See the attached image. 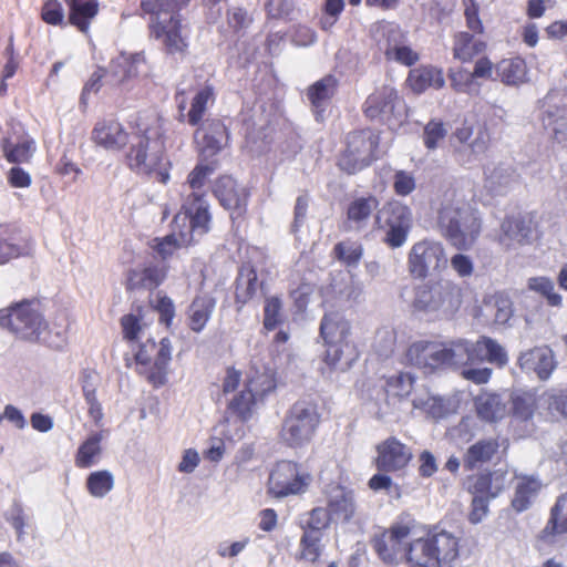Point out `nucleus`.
I'll return each instance as SVG.
<instances>
[{"label": "nucleus", "mask_w": 567, "mask_h": 567, "mask_svg": "<svg viewBox=\"0 0 567 567\" xmlns=\"http://www.w3.org/2000/svg\"><path fill=\"white\" fill-rule=\"evenodd\" d=\"M433 553L431 533L426 536L416 534L404 549V560L412 567H436Z\"/></svg>", "instance_id": "23"}, {"label": "nucleus", "mask_w": 567, "mask_h": 567, "mask_svg": "<svg viewBox=\"0 0 567 567\" xmlns=\"http://www.w3.org/2000/svg\"><path fill=\"white\" fill-rule=\"evenodd\" d=\"M436 567H452L458 556V539L450 532L431 533Z\"/></svg>", "instance_id": "28"}, {"label": "nucleus", "mask_w": 567, "mask_h": 567, "mask_svg": "<svg viewBox=\"0 0 567 567\" xmlns=\"http://www.w3.org/2000/svg\"><path fill=\"white\" fill-rule=\"evenodd\" d=\"M447 134V128L443 122L432 120L430 121L423 132V140L426 148L435 150L444 141Z\"/></svg>", "instance_id": "59"}, {"label": "nucleus", "mask_w": 567, "mask_h": 567, "mask_svg": "<svg viewBox=\"0 0 567 567\" xmlns=\"http://www.w3.org/2000/svg\"><path fill=\"white\" fill-rule=\"evenodd\" d=\"M311 482V475L291 461H280L272 468L268 480V491L275 497H286L303 493Z\"/></svg>", "instance_id": "12"}, {"label": "nucleus", "mask_w": 567, "mask_h": 567, "mask_svg": "<svg viewBox=\"0 0 567 567\" xmlns=\"http://www.w3.org/2000/svg\"><path fill=\"white\" fill-rule=\"evenodd\" d=\"M102 432L91 433L86 440L79 446L75 454V465L80 468H89L100 461L102 455L101 442Z\"/></svg>", "instance_id": "42"}, {"label": "nucleus", "mask_w": 567, "mask_h": 567, "mask_svg": "<svg viewBox=\"0 0 567 567\" xmlns=\"http://www.w3.org/2000/svg\"><path fill=\"white\" fill-rule=\"evenodd\" d=\"M408 83L415 93H422L429 87L441 89L445 80L441 70L422 66L410 71Z\"/></svg>", "instance_id": "39"}, {"label": "nucleus", "mask_w": 567, "mask_h": 567, "mask_svg": "<svg viewBox=\"0 0 567 567\" xmlns=\"http://www.w3.org/2000/svg\"><path fill=\"white\" fill-rule=\"evenodd\" d=\"M319 421L316 404L310 401H298L284 419L280 437L291 447L303 446L311 441Z\"/></svg>", "instance_id": "7"}, {"label": "nucleus", "mask_w": 567, "mask_h": 567, "mask_svg": "<svg viewBox=\"0 0 567 567\" xmlns=\"http://www.w3.org/2000/svg\"><path fill=\"white\" fill-rule=\"evenodd\" d=\"M514 414L523 420H528L534 413L535 400L530 393L515 392L511 396Z\"/></svg>", "instance_id": "63"}, {"label": "nucleus", "mask_w": 567, "mask_h": 567, "mask_svg": "<svg viewBox=\"0 0 567 567\" xmlns=\"http://www.w3.org/2000/svg\"><path fill=\"white\" fill-rule=\"evenodd\" d=\"M114 487V476L110 471L92 472L86 478L89 493L96 498L104 497Z\"/></svg>", "instance_id": "51"}, {"label": "nucleus", "mask_w": 567, "mask_h": 567, "mask_svg": "<svg viewBox=\"0 0 567 567\" xmlns=\"http://www.w3.org/2000/svg\"><path fill=\"white\" fill-rule=\"evenodd\" d=\"M326 494L330 515L338 519L350 520L355 512L353 493L340 485H332Z\"/></svg>", "instance_id": "24"}, {"label": "nucleus", "mask_w": 567, "mask_h": 567, "mask_svg": "<svg viewBox=\"0 0 567 567\" xmlns=\"http://www.w3.org/2000/svg\"><path fill=\"white\" fill-rule=\"evenodd\" d=\"M0 326L19 339L39 342L47 332L48 322L39 302L24 300L0 310Z\"/></svg>", "instance_id": "5"}, {"label": "nucleus", "mask_w": 567, "mask_h": 567, "mask_svg": "<svg viewBox=\"0 0 567 567\" xmlns=\"http://www.w3.org/2000/svg\"><path fill=\"white\" fill-rule=\"evenodd\" d=\"M530 221L520 217L506 218L501 226L499 243L507 249L516 248L529 241Z\"/></svg>", "instance_id": "27"}, {"label": "nucleus", "mask_w": 567, "mask_h": 567, "mask_svg": "<svg viewBox=\"0 0 567 567\" xmlns=\"http://www.w3.org/2000/svg\"><path fill=\"white\" fill-rule=\"evenodd\" d=\"M330 513L322 507H316L301 518L303 533L322 536V530L329 526Z\"/></svg>", "instance_id": "52"}, {"label": "nucleus", "mask_w": 567, "mask_h": 567, "mask_svg": "<svg viewBox=\"0 0 567 567\" xmlns=\"http://www.w3.org/2000/svg\"><path fill=\"white\" fill-rule=\"evenodd\" d=\"M436 224L440 233L460 250L470 249L482 228L477 212L464 198L456 196L442 203Z\"/></svg>", "instance_id": "2"}, {"label": "nucleus", "mask_w": 567, "mask_h": 567, "mask_svg": "<svg viewBox=\"0 0 567 567\" xmlns=\"http://www.w3.org/2000/svg\"><path fill=\"white\" fill-rule=\"evenodd\" d=\"M415 535L416 523L414 519L400 520L373 540V548L384 563H399L404 559V549L410 538Z\"/></svg>", "instance_id": "11"}, {"label": "nucleus", "mask_w": 567, "mask_h": 567, "mask_svg": "<svg viewBox=\"0 0 567 567\" xmlns=\"http://www.w3.org/2000/svg\"><path fill=\"white\" fill-rule=\"evenodd\" d=\"M216 307V300L209 295L194 298L187 309L188 326L192 331L200 332L206 327Z\"/></svg>", "instance_id": "31"}, {"label": "nucleus", "mask_w": 567, "mask_h": 567, "mask_svg": "<svg viewBox=\"0 0 567 567\" xmlns=\"http://www.w3.org/2000/svg\"><path fill=\"white\" fill-rule=\"evenodd\" d=\"M128 64L126 59V53H121L115 59H113L110 63L109 69H106V84L114 87L124 84L128 81L125 66Z\"/></svg>", "instance_id": "56"}, {"label": "nucleus", "mask_w": 567, "mask_h": 567, "mask_svg": "<svg viewBox=\"0 0 567 567\" xmlns=\"http://www.w3.org/2000/svg\"><path fill=\"white\" fill-rule=\"evenodd\" d=\"M213 99L210 87H205L193 97L190 110L187 113V122L193 125H200L203 116L207 110L208 102Z\"/></svg>", "instance_id": "54"}, {"label": "nucleus", "mask_w": 567, "mask_h": 567, "mask_svg": "<svg viewBox=\"0 0 567 567\" xmlns=\"http://www.w3.org/2000/svg\"><path fill=\"white\" fill-rule=\"evenodd\" d=\"M276 389L275 371L265 367L260 371L254 367L245 388L234 395L228 409L241 421L249 420L264 402L265 396Z\"/></svg>", "instance_id": "6"}, {"label": "nucleus", "mask_w": 567, "mask_h": 567, "mask_svg": "<svg viewBox=\"0 0 567 567\" xmlns=\"http://www.w3.org/2000/svg\"><path fill=\"white\" fill-rule=\"evenodd\" d=\"M413 406L414 409L421 410L434 419L443 417L447 412L444 400L429 393H423L415 396L413 399Z\"/></svg>", "instance_id": "53"}, {"label": "nucleus", "mask_w": 567, "mask_h": 567, "mask_svg": "<svg viewBox=\"0 0 567 567\" xmlns=\"http://www.w3.org/2000/svg\"><path fill=\"white\" fill-rule=\"evenodd\" d=\"M69 7V22L82 33H86L92 20L99 12L97 0H70Z\"/></svg>", "instance_id": "37"}, {"label": "nucleus", "mask_w": 567, "mask_h": 567, "mask_svg": "<svg viewBox=\"0 0 567 567\" xmlns=\"http://www.w3.org/2000/svg\"><path fill=\"white\" fill-rule=\"evenodd\" d=\"M350 322L338 311L328 312L321 319L320 336L326 344L350 342Z\"/></svg>", "instance_id": "25"}, {"label": "nucleus", "mask_w": 567, "mask_h": 567, "mask_svg": "<svg viewBox=\"0 0 567 567\" xmlns=\"http://www.w3.org/2000/svg\"><path fill=\"white\" fill-rule=\"evenodd\" d=\"M525 372H535L540 380H547L556 368L553 351L547 347H536L523 352L518 359Z\"/></svg>", "instance_id": "20"}, {"label": "nucleus", "mask_w": 567, "mask_h": 567, "mask_svg": "<svg viewBox=\"0 0 567 567\" xmlns=\"http://www.w3.org/2000/svg\"><path fill=\"white\" fill-rule=\"evenodd\" d=\"M375 224L385 231L384 241L390 247L398 248L406 241L412 226V213L400 202H390L378 210Z\"/></svg>", "instance_id": "10"}, {"label": "nucleus", "mask_w": 567, "mask_h": 567, "mask_svg": "<svg viewBox=\"0 0 567 567\" xmlns=\"http://www.w3.org/2000/svg\"><path fill=\"white\" fill-rule=\"evenodd\" d=\"M259 288L256 269L250 264H244L236 280V301L246 303L256 296Z\"/></svg>", "instance_id": "41"}, {"label": "nucleus", "mask_w": 567, "mask_h": 567, "mask_svg": "<svg viewBox=\"0 0 567 567\" xmlns=\"http://www.w3.org/2000/svg\"><path fill=\"white\" fill-rule=\"evenodd\" d=\"M94 143L109 151H118L126 145L128 135L121 123L114 120L97 122L92 131Z\"/></svg>", "instance_id": "22"}, {"label": "nucleus", "mask_w": 567, "mask_h": 567, "mask_svg": "<svg viewBox=\"0 0 567 567\" xmlns=\"http://www.w3.org/2000/svg\"><path fill=\"white\" fill-rule=\"evenodd\" d=\"M6 520L14 528L18 539L24 535L28 516L24 513L22 504L14 499L4 513Z\"/></svg>", "instance_id": "60"}, {"label": "nucleus", "mask_w": 567, "mask_h": 567, "mask_svg": "<svg viewBox=\"0 0 567 567\" xmlns=\"http://www.w3.org/2000/svg\"><path fill=\"white\" fill-rule=\"evenodd\" d=\"M209 206L204 195L192 193L183 205L184 212L174 218L175 228L181 229L182 244H192L209 230Z\"/></svg>", "instance_id": "8"}, {"label": "nucleus", "mask_w": 567, "mask_h": 567, "mask_svg": "<svg viewBox=\"0 0 567 567\" xmlns=\"http://www.w3.org/2000/svg\"><path fill=\"white\" fill-rule=\"evenodd\" d=\"M453 138L461 146L456 150L463 163H470L483 154L489 143V134L485 127H478L475 132L471 126L463 125L453 134Z\"/></svg>", "instance_id": "19"}, {"label": "nucleus", "mask_w": 567, "mask_h": 567, "mask_svg": "<svg viewBox=\"0 0 567 567\" xmlns=\"http://www.w3.org/2000/svg\"><path fill=\"white\" fill-rule=\"evenodd\" d=\"M440 354L439 343L417 341L408 348L405 360L411 365L432 371L440 368Z\"/></svg>", "instance_id": "26"}, {"label": "nucleus", "mask_w": 567, "mask_h": 567, "mask_svg": "<svg viewBox=\"0 0 567 567\" xmlns=\"http://www.w3.org/2000/svg\"><path fill=\"white\" fill-rule=\"evenodd\" d=\"M543 533L545 536L567 533V492L557 497Z\"/></svg>", "instance_id": "45"}, {"label": "nucleus", "mask_w": 567, "mask_h": 567, "mask_svg": "<svg viewBox=\"0 0 567 567\" xmlns=\"http://www.w3.org/2000/svg\"><path fill=\"white\" fill-rule=\"evenodd\" d=\"M375 38L379 49L384 53L385 58L391 56L409 44L405 33L399 25L391 22L380 23L375 29Z\"/></svg>", "instance_id": "30"}, {"label": "nucleus", "mask_w": 567, "mask_h": 567, "mask_svg": "<svg viewBox=\"0 0 567 567\" xmlns=\"http://www.w3.org/2000/svg\"><path fill=\"white\" fill-rule=\"evenodd\" d=\"M528 287L543 295L547 299L548 305L554 307L561 306V296L555 291V285L550 279L546 277L532 278L528 281Z\"/></svg>", "instance_id": "55"}, {"label": "nucleus", "mask_w": 567, "mask_h": 567, "mask_svg": "<svg viewBox=\"0 0 567 567\" xmlns=\"http://www.w3.org/2000/svg\"><path fill=\"white\" fill-rule=\"evenodd\" d=\"M82 390L87 404V413L94 423L99 425L103 419V410L96 398V386L89 381V378H86L82 385Z\"/></svg>", "instance_id": "57"}, {"label": "nucleus", "mask_w": 567, "mask_h": 567, "mask_svg": "<svg viewBox=\"0 0 567 567\" xmlns=\"http://www.w3.org/2000/svg\"><path fill=\"white\" fill-rule=\"evenodd\" d=\"M34 151L35 144L31 138H23L16 144L8 138L3 141V153L10 163H25L32 157Z\"/></svg>", "instance_id": "48"}, {"label": "nucleus", "mask_w": 567, "mask_h": 567, "mask_svg": "<svg viewBox=\"0 0 567 567\" xmlns=\"http://www.w3.org/2000/svg\"><path fill=\"white\" fill-rule=\"evenodd\" d=\"M462 288L450 279L429 280L414 289L412 310L430 321L449 320L458 311Z\"/></svg>", "instance_id": "3"}, {"label": "nucleus", "mask_w": 567, "mask_h": 567, "mask_svg": "<svg viewBox=\"0 0 567 567\" xmlns=\"http://www.w3.org/2000/svg\"><path fill=\"white\" fill-rule=\"evenodd\" d=\"M194 140L199 151L206 156H213L226 146L228 134L226 126L218 118H208L200 123L194 133Z\"/></svg>", "instance_id": "18"}, {"label": "nucleus", "mask_w": 567, "mask_h": 567, "mask_svg": "<svg viewBox=\"0 0 567 567\" xmlns=\"http://www.w3.org/2000/svg\"><path fill=\"white\" fill-rule=\"evenodd\" d=\"M544 128L558 143L567 142V109L557 105L547 106L542 113Z\"/></svg>", "instance_id": "35"}, {"label": "nucleus", "mask_w": 567, "mask_h": 567, "mask_svg": "<svg viewBox=\"0 0 567 567\" xmlns=\"http://www.w3.org/2000/svg\"><path fill=\"white\" fill-rule=\"evenodd\" d=\"M188 245L189 244H182L181 229L175 228V224L173 223V233L158 240L154 248L163 259H166L171 257L176 249L187 247Z\"/></svg>", "instance_id": "61"}, {"label": "nucleus", "mask_w": 567, "mask_h": 567, "mask_svg": "<svg viewBox=\"0 0 567 567\" xmlns=\"http://www.w3.org/2000/svg\"><path fill=\"white\" fill-rule=\"evenodd\" d=\"M440 367H462L488 361L498 367L508 362L505 349L495 340L482 337L476 342L458 339L449 343H439Z\"/></svg>", "instance_id": "4"}, {"label": "nucleus", "mask_w": 567, "mask_h": 567, "mask_svg": "<svg viewBox=\"0 0 567 567\" xmlns=\"http://www.w3.org/2000/svg\"><path fill=\"white\" fill-rule=\"evenodd\" d=\"M378 143V135L371 130L350 133L346 150L338 162L339 167L348 174H355L365 168L375 158Z\"/></svg>", "instance_id": "9"}, {"label": "nucleus", "mask_w": 567, "mask_h": 567, "mask_svg": "<svg viewBox=\"0 0 567 567\" xmlns=\"http://www.w3.org/2000/svg\"><path fill=\"white\" fill-rule=\"evenodd\" d=\"M338 81L332 75H327L309 86L307 97L316 112V118L322 117V111L337 90Z\"/></svg>", "instance_id": "32"}, {"label": "nucleus", "mask_w": 567, "mask_h": 567, "mask_svg": "<svg viewBox=\"0 0 567 567\" xmlns=\"http://www.w3.org/2000/svg\"><path fill=\"white\" fill-rule=\"evenodd\" d=\"M214 194L221 206L230 212V217L234 221L245 215L248 193L233 177H219L215 183Z\"/></svg>", "instance_id": "17"}, {"label": "nucleus", "mask_w": 567, "mask_h": 567, "mask_svg": "<svg viewBox=\"0 0 567 567\" xmlns=\"http://www.w3.org/2000/svg\"><path fill=\"white\" fill-rule=\"evenodd\" d=\"M364 112L371 120L402 122L405 116V105L393 87L383 86L367 99Z\"/></svg>", "instance_id": "14"}, {"label": "nucleus", "mask_w": 567, "mask_h": 567, "mask_svg": "<svg viewBox=\"0 0 567 567\" xmlns=\"http://www.w3.org/2000/svg\"><path fill=\"white\" fill-rule=\"evenodd\" d=\"M486 316L493 319L495 324H505L513 316V307L509 298L497 295L485 303Z\"/></svg>", "instance_id": "49"}, {"label": "nucleus", "mask_w": 567, "mask_h": 567, "mask_svg": "<svg viewBox=\"0 0 567 567\" xmlns=\"http://www.w3.org/2000/svg\"><path fill=\"white\" fill-rule=\"evenodd\" d=\"M413 458V450L395 436H390L377 445L375 466L381 472H400Z\"/></svg>", "instance_id": "15"}, {"label": "nucleus", "mask_w": 567, "mask_h": 567, "mask_svg": "<svg viewBox=\"0 0 567 567\" xmlns=\"http://www.w3.org/2000/svg\"><path fill=\"white\" fill-rule=\"evenodd\" d=\"M189 0H147L142 2V9L146 13H151L153 18L159 16L169 18L171 16L179 17L177 11L186 6Z\"/></svg>", "instance_id": "50"}, {"label": "nucleus", "mask_w": 567, "mask_h": 567, "mask_svg": "<svg viewBox=\"0 0 567 567\" xmlns=\"http://www.w3.org/2000/svg\"><path fill=\"white\" fill-rule=\"evenodd\" d=\"M485 50V42L467 32H458L454 38V58L467 62Z\"/></svg>", "instance_id": "43"}, {"label": "nucleus", "mask_w": 567, "mask_h": 567, "mask_svg": "<svg viewBox=\"0 0 567 567\" xmlns=\"http://www.w3.org/2000/svg\"><path fill=\"white\" fill-rule=\"evenodd\" d=\"M514 495L512 507L517 513L527 511L537 498L543 483L536 475L515 474Z\"/></svg>", "instance_id": "21"}, {"label": "nucleus", "mask_w": 567, "mask_h": 567, "mask_svg": "<svg viewBox=\"0 0 567 567\" xmlns=\"http://www.w3.org/2000/svg\"><path fill=\"white\" fill-rule=\"evenodd\" d=\"M447 265L443 245L433 240L415 243L409 254V271L415 278H425L429 274L439 271Z\"/></svg>", "instance_id": "13"}, {"label": "nucleus", "mask_w": 567, "mask_h": 567, "mask_svg": "<svg viewBox=\"0 0 567 567\" xmlns=\"http://www.w3.org/2000/svg\"><path fill=\"white\" fill-rule=\"evenodd\" d=\"M164 122L155 112L140 117L138 132L127 154L130 167L162 184L169 179V162L165 156Z\"/></svg>", "instance_id": "1"}, {"label": "nucleus", "mask_w": 567, "mask_h": 567, "mask_svg": "<svg viewBox=\"0 0 567 567\" xmlns=\"http://www.w3.org/2000/svg\"><path fill=\"white\" fill-rule=\"evenodd\" d=\"M477 414L481 419L494 422L507 414V400L501 394L483 393L475 400Z\"/></svg>", "instance_id": "38"}, {"label": "nucleus", "mask_w": 567, "mask_h": 567, "mask_svg": "<svg viewBox=\"0 0 567 567\" xmlns=\"http://www.w3.org/2000/svg\"><path fill=\"white\" fill-rule=\"evenodd\" d=\"M414 377L409 372H401L389 378L386 382L388 392L396 396H406L413 389Z\"/></svg>", "instance_id": "62"}, {"label": "nucleus", "mask_w": 567, "mask_h": 567, "mask_svg": "<svg viewBox=\"0 0 567 567\" xmlns=\"http://www.w3.org/2000/svg\"><path fill=\"white\" fill-rule=\"evenodd\" d=\"M539 409L555 420H567V388H551L543 392L537 400Z\"/></svg>", "instance_id": "34"}, {"label": "nucleus", "mask_w": 567, "mask_h": 567, "mask_svg": "<svg viewBox=\"0 0 567 567\" xmlns=\"http://www.w3.org/2000/svg\"><path fill=\"white\" fill-rule=\"evenodd\" d=\"M282 303L278 297L266 299L264 308V327L267 330H274L282 320Z\"/></svg>", "instance_id": "64"}, {"label": "nucleus", "mask_w": 567, "mask_h": 567, "mask_svg": "<svg viewBox=\"0 0 567 567\" xmlns=\"http://www.w3.org/2000/svg\"><path fill=\"white\" fill-rule=\"evenodd\" d=\"M496 71L502 82L508 85L523 83L526 78V64L519 58L503 60L497 64Z\"/></svg>", "instance_id": "46"}, {"label": "nucleus", "mask_w": 567, "mask_h": 567, "mask_svg": "<svg viewBox=\"0 0 567 567\" xmlns=\"http://www.w3.org/2000/svg\"><path fill=\"white\" fill-rule=\"evenodd\" d=\"M507 473L502 470L494 471L487 474H481L475 478L471 487L472 494H482L488 498H495L505 488Z\"/></svg>", "instance_id": "40"}, {"label": "nucleus", "mask_w": 567, "mask_h": 567, "mask_svg": "<svg viewBox=\"0 0 567 567\" xmlns=\"http://www.w3.org/2000/svg\"><path fill=\"white\" fill-rule=\"evenodd\" d=\"M326 363L333 370L347 371L358 359L355 346L350 342L326 344Z\"/></svg>", "instance_id": "36"}, {"label": "nucleus", "mask_w": 567, "mask_h": 567, "mask_svg": "<svg viewBox=\"0 0 567 567\" xmlns=\"http://www.w3.org/2000/svg\"><path fill=\"white\" fill-rule=\"evenodd\" d=\"M485 187L494 194H505L517 183V175L509 165H488L485 171Z\"/></svg>", "instance_id": "29"}, {"label": "nucleus", "mask_w": 567, "mask_h": 567, "mask_svg": "<svg viewBox=\"0 0 567 567\" xmlns=\"http://www.w3.org/2000/svg\"><path fill=\"white\" fill-rule=\"evenodd\" d=\"M497 443L493 440H482L471 445L463 458L464 466L473 470L488 462L497 451Z\"/></svg>", "instance_id": "44"}, {"label": "nucleus", "mask_w": 567, "mask_h": 567, "mask_svg": "<svg viewBox=\"0 0 567 567\" xmlns=\"http://www.w3.org/2000/svg\"><path fill=\"white\" fill-rule=\"evenodd\" d=\"M167 271L164 266H146L130 270L127 286L130 289H154L166 278Z\"/></svg>", "instance_id": "33"}, {"label": "nucleus", "mask_w": 567, "mask_h": 567, "mask_svg": "<svg viewBox=\"0 0 567 567\" xmlns=\"http://www.w3.org/2000/svg\"><path fill=\"white\" fill-rule=\"evenodd\" d=\"M68 326L66 319H63V322H55L51 329L48 327L47 332L42 334V339L39 342L53 349H62L68 340Z\"/></svg>", "instance_id": "58"}, {"label": "nucleus", "mask_w": 567, "mask_h": 567, "mask_svg": "<svg viewBox=\"0 0 567 567\" xmlns=\"http://www.w3.org/2000/svg\"><path fill=\"white\" fill-rule=\"evenodd\" d=\"M379 202L374 196L354 199L348 207V219L357 228H361L371 214L378 208Z\"/></svg>", "instance_id": "47"}, {"label": "nucleus", "mask_w": 567, "mask_h": 567, "mask_svg": "<svg viewBox=\"0 0 567 567\" xmlns=\"http://www.w3.org/2000/svg\"><path fill=\"white\" fill-rule=\"evenodd\" d=\"M151 27L156 39L162 41L168 53H183L186 50L187 31L177 16L153 18Z\"/></svg>", "instance_id": "16"}]
</instances>
